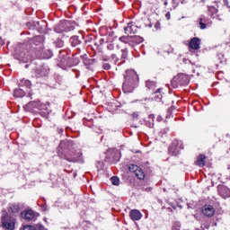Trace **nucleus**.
<instances>
[{
    "label": "nucleus",
    "instance_id": "f257e3e1",
    "mask_svg": "<svg viewBox=\"0 0 230 230\" xmlns=\"http://www.w3.org/2000/svg\"><path fill=\"white\" fill-rule=\"evenodd\" d=\"M139 80V76L134 70H128L125 75V82L123 83V91L125 93H132L134 85Z\"/></svg>",
    "mask_w": 230,
    "mask_h": 230
},
{
    "label": "nucleus",
    "instance_id": "f03ea898",
    "mask_svg": "<svg viewBox=\"0 0 230 230\" xmlns=\"http://www.w3.org/2000/svg\"><path fill=\"white\" fill-rule=\"evenodd\" d=\"M15 217H12L8 213H6V211L2 212V226L4 229H15Z\"/></svg>",
    "mask_w": 230,
    "mask_h": 230
},
{
    "label": "nucleus",
    "instance_id": "7ed1b4c3",
    "mask_svg": "<svg viewBox=\"0 0 230 230\" xmlns=\"http://www.w3.org/2000/svg\"><path fill=\"white\" fill-rule=\"evenodd\" d=\"M27 107H35L36 109H39L40 111H44L45 114H49L51 112V110L49 109V103L44 104L40 102H29Z\"/></svg>",
    "mask_w": 230,
    "mask_h": 230
},
{
    "label": "nucleus",
    "instance_id": "20e7f679",
    "mask_svg": "<svg viewBox=\"0 0 230 230\" xmlns=\"http://www.w3.org/2000/svg\"><path fill=\"white\" fill-rule=\"evenodd\" d=\"M22 216L24 217L25 220H36L39 217V213L34 212L30 209L22 213Z\"/></svg>",
    "mask_w": 230,
    "mask_h": 230
},
{
    "label": "nucleus",
    "instance_id": "39448f33",
    "mask_svg": "<svg viewBox=\"0 0 230 230\" xmlns=\"http://www.w3.org/2000/svg\"><path fill=\"white\" fill-rule=\"evenodd\" d=\"M201 213L205 217H211L215 215V208H213V206H211V205L204 206Z\"/></svg>",
    "mask_w": 230,
    "mask_h": 230
},
{
    "label": "nucleus",
    "instance_id": "423d86ee",
    "mask_svg": "<svg viewBox=\"0 0 230 230\" xmlns=\"http://www.w3.org/2000/svg\"><path fill=\"white\" fill-rule=\"evenodd\" d=\"M129 217L131 218V220H141V218H143V214H141V212H139V210L137 209H133L129 212Z\"/></svg>",
    "mask_w": 230,
    "mask_h": 230
},
{
    "label": "nucleus",
    "instance_id": "0eeeda50",
    "mask_svg": "<svg viewBox=\"0 0 230 230\" xmlns=\"http://www.w3.org/2000/svg\"><path fill=\"white\" fill-rule=\"evenodd\" d=\"M20 87L23 89L25 87L27 94H30V89H31V82H30L28 79H22L20 83Z\"/></svg>",
    "mask_w": 230,
    "mask_h": 230
},
{
    "label": "nucleus",
    "instance_id": "6e6552de",
    "mask_svg": "<svg viewBox=\"0 0 230 230\" xmlns=\"http://www.w3.org/2000/svg\"><path fill=\"white\" fill-rule=\"evenodd\" d=\"M218 192L223 199H227V197H230V190L229 188L225 187V186H219L218 187Z\"/></svg>",
    "mask_w": 230,
    "mask_h": 230
},
{
    "label": "nucleus",
    "instance_id": "1a4fd4ad",
    "mask_svg": "<svg viewBox=\"0 0 230 230\" xmlns=\"http://www.w3.org/2000/svg\"><path fill=\"white\" fill-rule=\"evenodd\" d=\"M124 31L126 35H132V33H136V25L132 24V22L128 23V26L124 27Z\"/></svg>",
    "mask_w": 230,
    "mask_h": 230
},
{
    "label": "nucleus",
    "instance_id": "9d476101",
    "mask_svg": "<svg viewBox=\"0 0 230 230\" xmlns=\"http://www.w3.org/2000/svg\"><path fill=\"white\" fill-rule=\"evenodd\" d=\"M180 152L179 146H177V142H173L169 147L170 155H179Z\"/></svg>",
    "mask_w": 230,
    "mask_h": 230
},
{
    "label": "nucleus",
    "instance_id": "9b49d317",
    "mask_svg": "<svg viewBox=\"0 0 230 230\" xmlns=\"http://www.w3.org/2000/svg\"><path fill=\"white\" fill-rule=\"evenodd\" d=\"M190 48H191V49H200V40L199 38L191 39Z\"/></svg>",
    "mask_w": 230,
    "mask_h": 230
},
{
    "label": "nucleus",
    "instance_id": "f8f14e48",
    "mask_svg": "<svg viewBox=\"0 0 230 230\" xmlns=\"http://www.w3.org/2000/svg\"><path fill=\"white\" fill-rule=\"evenodd\" d=\"M26 93H28V92H26V90H24L23 88H17L14 90L13 96L15 98H22L26 95Z\"/></svg>",
    "mask_w": 230,
    "mask_h": 230
},
{
    "label": "nucleus",
    "instance_id": "ddd939ff",
    "mask_svg": "<svg viewBox=\"0 0 230 230\" xmlns=\"http://www.w3.org/2000/svg\"><path fill=\"white\" fill-rule=\"evenodd\" d=\"M9 211H11V213H13V215L19 213V211H21V207H19L18 204H13L9 207Z\"/></svg>",
    "mask_w": 230,
    "mask_h": 230
},
{
    "label": "nucleus",
    "instance_id": "4468645a",
    "mask_svg": "<svg viewBox=\"0 0 230 230\" xmlns=\"http://www.w3.org/2000/svg\"><path fill=\"white\" fill-rule=\"evenodd\" d=\"M205 161H206V156L201 155L198 157V160L196 162V164H198V166H204L206 164H205Z\"/></svg>",
    "mask_w": 230,
    "mask_h": 230
},
{
    "label": "nucleus",
    "instance_id": "2eb2a0df",
    "mask_svg": "<svg viewBox=\"0 0 230 230\" xmlns=\"http://www.w3.org/2000/svg\"><path fill=\"white\" fill-rule=\"evenodd\" d=\"M136 177L139 179L140 181H143L145 179V172L142 171L141 168L138 167V169L135 172Z\"/></svg>",
    "mask_w": 230,
    "mask_h": 230
},
{
    "label": "nucleus",
    "instance_id": "dca6fc26",
    "mask_svg": "<svg viewBox=\"0 0 230 230\" xmlns=\"http://www.w3.org/2000/svg\"><path fill=\"white\" fill-rule=\"evenodd\" d=\"M70 40H71L72 46H78V44H80V40L76 36L72 37Z\"/></svg>",
    "mask_w": 230,
    "mask_h": 230
},
{
    "label": "nucleus",
    "instance_id": "f3484780",
    "mask_svg": "<svg viewBox=\"0 0 230 230\" xmlns=\"http://www.w3.org/2000/svg\"><path fill=\"white\" fill-rule=\"evenodd\" d=\"M60 28H64V22H62V23H60L58 26H57V27L55 28V31H56L57 33H62V31H66V29H60Z\"/></svg>",
    "mask_w": 230,
    "mask_h": 230
},
{
    "label": "nucleus",
    "instance_id": "a211bd4d",
    "mask_svg": "<svg viewBox=\"0 0 230 230\" xmlns=\"http://www.w3.org/2000/svg\"><path fill=\"white\" fill-rule=\"evenodd\" d=\"M113 186H119V178L113 176L111 178Z\"/></svg>",
    "mask_w": 230,
    "mask_h": 230
},
{
    "label": "nucleus",
    "instance_id": "6ab92c4d",
    "mask_svg": "<svg viewBox=\"0 0 230 230\" xmlns=\"http://www.w3.org/2000/svg\"><path fill=\"white\" fill-rule=\"evenodd\" d=\"M138 169H139V167L136 164H129V166H128L129 172H132L133 173H136V171Z\"/></svg>",
    "mask_w": 230,
    "mask_h": 230
},
{
    "label": "nucleus",
    "instance_id": "aec40b11",
    "mask_svg": "<svg viewBox=\"0 0 230 230\" xmlns=\"http://www.w3.org/2000/svg\"><path fill=\"white\" fill-rule=\"evenodd\" d=\"M120 42H124V44H128V37L127 36H122L119 38Z\"/></svg>",
    "mask_w": 230,
    "mask_h": 230
},
{
    "label": "nucleus",
    "instance_id": "412c9836",
    "mask_svg": "<svg viewBox=\"0 0 230 230\" xmlns=\"http://www.w3.org/2000/svg\"><path fill=\"white\" fill-rule=\"evenodd\" d=\"M23 230H37L33 226H24Z\"/></svg>",
    "mask_w": 230,
    "mask_h": 230
},
{
    "label": "nucleus",
    "instance_id": "4be33fe9",
    "mask_svg": "<svg viewBox=\"0 0 230 230\" xmlns=\"http://www.w3.org/2000/svg\"><path fill=\"white\" fill-rule=\"evenodd\" d=\"M200 30H206V23L202 22V19L199 22Z\"/></svg>",
    "mask_w": 230,
    "mask_h": 230
},
{
    "label": "nucleus",
    "instance_id": "5701e85b",
    "mask_svg": "<svg viewBox=\"0 0 230 230\" xmlns=\"http://www.w3.org/2000/svg\"><path fill=\"white\" fill-rule=\"evenodd\" d=\"M103 68L106 69V70H109V69H111V65L105 63V64L103 65Z\"/></svg>",
    "mask_w": 230,
    "mask_h": 230
},
{
    "label": "nucleus",
    "instance_id": "b1692460",
    "mask_svg": "<svg viewBox=\"0 0 230 230\" xmlns=\"http://www.w3.org/2000/svg\"><path fill=\"white\" fill-rule=\"evenodd\" d=\"M38 229L39 230H48L44 226L42 225H38Z\"/></svg>",
    "mask_w": 230,
    "mask_h": 230
},
{
    "label": "nucleus",
    "instance_id": "393cba45",
    "mask_svg": "<svg viewBox=\"0 0 230 230\" xmlns=\"http://www.w3.org/2000/svg\"><path fill=\"white\" fill-rule=\"evenodd\" d=\"M163 98V96L161 95V94H158L157 96H156V100H161Z\"/></svg>",
    "mask_w": 230,
    "mask_h": 230
},
{
    "label": "nucleus",
    "instance_id": "a878e982",
    "mask_svg": "<svg viewBox=\"0 0 230 230\" xmlns=\"http://www.w3.org/2000/svg\"><path fill=\"white\" fill-rule=\"evenodd\" d=\"M165 16H166V18H167L168 21H169V19H170V13H167L165 14Z\"/></svg>",
    "mask_w": 230,
    "mask_h": 230
},
{
    "label": "nucleus",
    "instance_id": "bb28decb",
    "mask_svg": "<svg viewBox=\"0 0 230 230\" xmlns=\"http://www.w3.org/2000/svg\"><path fill=\"white\" fill-rule=\"evenodd\" d=\"M164 4H165V6H166V4H168V2H164Z\"/></svg>",
    "mask_w": 230,
    "mask_h": 230
}]
</instances>
